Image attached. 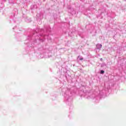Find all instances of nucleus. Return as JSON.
Listing matches in <instances>:
<instances>
[{
    "label": "nucleus",
    "instance_id": "f257e3e1",
    "mask_svg": "<svg viewBox=\"0 0 126 126\" xmlns=\"http://www.w3.org/2000/svg\"><path fill=\"white\" fill-rule=\"evenodd\" d=\"M104 72H105V71L104 70H101L100 71V73H101V74L104 73Z\"/></svg>",
    "mask_w": 126,
    "mask_h": 126
},
{
    "label": "nucleus",
    "instance_id": "f03ea898",
    "mask_svg": "<svg viewBox=\"0 0 126 126\" xmlns=\"http://www.w3.org/2000/svg\"><path fill=\"white\" fill-rule=\"evenodd\" d=\"M80 61L83 60V58H80Z\"/></svg>",
    "mask_w": 126,
    "mask_h": 126
}]
</instances>
